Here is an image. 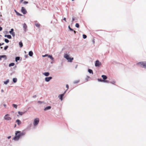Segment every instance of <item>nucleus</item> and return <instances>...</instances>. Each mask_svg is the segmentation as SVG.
I'll return each mask as SVG.
<instances>
[{"mask_svg": "<svg viewBox=\"0 0 146 146\" xmlns=\"http://www.w3.org/2000/svg\"><path fill=\"white\" fill-rule=\"evenodd\" d=\"M29 54L30 56H32L33 55V52L31 51H29Z\"/></svg>", "mask_w": 146, "mask_h": 146, "instance_id": "dca6fc26", "label": "nucleus"}, {"mask_svg": "<svg viewBox=\"0 0 146 146\" xmlns=\"http://www.w3.org/2000/svg\"><path fill=\"white\" fill-rule=\"evenodd\" d=\"M3 58L4 60H6L7 59V56L5 55H2L0 56V60H1V58Z\"/></svg>", "mask_w": 146, "mask_h": 146, "instance_id": "9d476101", "label": "nucleus"}, {"mask_svg": "<svg viewBox=\"0 0 146 146\" xmlns=\"http://www.w3.org/2000/svg\"><path fill=\"white\" fill-rule=\"evenodd\" d=\"M79 82V80H76L73 83L74 84H75L78 83Z\"/></svg>", "mask_w": 146, "mask_h": 146, "instance_id": "2f4dec72", "label": "nucleus"}, {"mask_svg": "<svg viewBox=\"0 0 146 146\" xmlns=\"http://www.w3.org/2000/svg\"><path fill=\"white\" fill-rule=\"evenodd\" d=\"M9 82V79L7 80L6 81L4 82V84H7Z\"/></svg>", "mask_w": 146, "mask_h": 146, "instance_id": "393cba45", "label": "nucleus"}, {"mask_svg": "<svg viewBox=\"0 0 146 146\" xmlns=\"http://www.w3.org/2000/svg\"><path fill=\"white\" fill-rule=\"evenodd\" d=\"M4 91V90H3V89H2L1 90V92H3Z\"/></svg>", "mask_w": 146, "mask_h": 146, "instance_id": "4d7b16f0", "label": "nucleus"}, {"mask_svg": "<svg viewBox=\"0 0 146 146\" xmlns=\"http://www.w3.org/2000/svg\"><path fill=\"white\" fill-rule=\"evenodd\" d=\"M67 90H66L65 91H64L63 93L62 94H63L64 96L65 94L66 93Z\"/></svg>", "mask_w": 146, "mask_h": 146, "instance_id": "49530a36", "label": "nucleus"}, {"mask_svg": "<svg viewBox=\"0 0 146 146\" xmlns=\"http://www.w3.org/2000/svg\"><path fill=\"white\" fill-rule=\"evenodd\" d=\"M82 36L84 39H86L87 38V36L85 34H83Z\"/></svg>", "mask_w": 146, "mask_h": 146, "instance_id": "c85d7f7f", "label": "nucleus"}, {"mask_svg": "<svg viewBox=\"0 0 146 146\" xmlns=\"http://www.w3.org/2000/svg\"><path fill=\"white\" fill-rule=\"evenodd\" d=\"M88 72L90 74H93V70L91 69H88Z\"/></svg>", "mask_w": 146, "mask_h": 146, "instance_id": "a211bd4d", "label": "nucleus"}, {"mask_svg": "<svg viewBox=\"0 0 146 146\" xmlns=\"http://www.w3.org/2000/svg\"><path fill=\"white\" fill-rule=\"evenodd\" d=\"M137 64L141 67L146 69V62H141L138 63Z\"/></svg>", "mask_w": 146, "mask_h": 146, "instance_id": "f03ea898", "label": "nucleus"}, {"mask_svg": "<svg viewBox=\"0 0 146 146\" xmlns=\"http://www.w3.org/2000/svg\"><path fill=\"white\" fill-rule=\"evenodd\" d=\"M48 56V54H46L45 55H42V56L43 57H46V56Z\"/></svg>", "mask_w": 146, "mask_h": 146, "instance_id": "a18cd8bd", "label": "nucleus"}, {"mask_svg": "<svg viewBox=\"0 0 146 146\" xmlns=\"http://www.w3.org/2000/svg\"><path fill=\"white\" fill-rule=\"evenodd\" d=\"M15 11L18 15L20 16H21L22 15L21 14L19 13V12H17L15 10Z\"/></svg>", "mask_w": 146, "mask_h": 146, "instance_id": "aec40b11", "label": "nucleus"}, {"mask_svg": "<svg viewBox=\"0 0 146 146\" xmlns=\"http://www.w3.org/2000/svg\"><path fill=\"white\" fill-rule=\"evenodd\" d=\"M11 34L12 35V36L13 37L15 36V33L14 32L13 33H11V34Z\"/></svg>", "mask_w": 146, "mask_h": 146, "instance_id": "c9c22d12", "label": "nucleus"}, {"mask_svg": "<svg viewBox=\"0 0 146 146\" xmlns=\"http://www.w3.org/2000/svg\"><path fill=\"white\" fill-rule=\"evenodd\" d=\"M48 57L50 58L53 61L54 60V58L52 57V55H48Z\"/></svg>", "mask_w": 146, "mask_h": 146, "instance_id": "f3484780", "label": "nucleus"}, {"mask_svg": "<svg viewBox=\"0 0 146 146\" xmlns=\"http://www.w3.org/2000/svg\"><path fill=\"white\" fill-rule=\"evenodd\" d=\"M28 57V55H26L25 56V58H27Z\"/></svg>", "mask_w": 146, "mask_h": 146, "instance_id": "de8ad7c7", "label": "nucleus"}, {"mask_svg": "<svg viewBox=\"0 0 146 146\" xmlns=\"http://www.w3.org/2000/svg\"><path fill=\"white\" fill-rule=\"evenodd\" d=\"M16 126V124H15V127Z\"/></svg>", "mask_w": 146, "mask_h": 146, "instance_id": "338daca9", "label": "nucleus"}, {"mask_svg": "<svg viewBox=\"0 0 146 146\" xmlns=\"http://www.w3.org/2000/svg\"><path fill=\"white\" fill-rule=\"evenodd\" d=\"M16 122L17 123V124L19 125L21 123V121L18 119L16 120Z\"/></svg>", "mask_w": 146, "mask_h": 146, "instance_id": "2eb2a0df", "label": "nucleus"}, {"mask_svg": "<svg viewBox=\"0 0 146 146\" xmlns=\"http://www.w3.org/2000/svg\"><path fill=\"white\" fill-rule=\"evenodd\" d=\"M35 25L37 27H39V26H40L39 24H38V23L35 24Z\"/></svg>", "mask_w": 146, "mask_h": 146, "instance_id": "e433bc0d", "label": "nucleus"}, {"mask_svg": "<svg viewBox=\"0 0 146 146\" xmlns=\"http://www.w3.org/2000/svg\"><path fill=\"white\" fill-rule=\"evenodd\" d=\"M98 81L99 82H104V80H102L101 78H98Z\"/></svg>", "mask_w": 146, "mask_h": 146, "instance_id": "7c9ffc66", "label": "nucleus"}, {"mask_svg": "<svg viewBox=\"0 0 146 146\" xmlns=\"http://www.w3.org/2000/svg\"><path fill=\"white\" fill-rule=\"evenodd\" d=\"M3 106H4V107H6V104H3Z\"/></svg>", "mask_w": 146, "mask_h": 146, "instance_id": "bf43d9fd", "label": "nucleus"}, {"mask_svg": "<svg viewBox=\"0 0 146 146\" xmlns=\"http://www.w3.org/2000/svg\"><path fill=\"white\" fill-rule=\"evenodd\" d=\"M25 134V133L24 132H21L19 131H16L15 133V135L13 138V139L15 141H18L20 137L24 135Z\"/></svg>", "mask_w": 146, "mask_h": 146, "instance_id": "f257e3e1", "label": "nucleus"}, {"mask_svg": "<svg viewBox=\"0 0 146 146\" xmlns=\"http://www.w3.org/2000/svg\"><path fill=\"white\" fill-rule=\"evenodd\" d=\"M90 78V77L89 76H87L86 78V80L88 81V79Z\"/></svg>", "mask_w": 146, "mask_h": 146, "instance_id": "a19ab883", "label": "nucleus"}, {"mask_svg": "<svg viewBox=\"0 0 146 146\" xmlns=\"http://www.w3.org/2000/svg\"><path fill=\"white\" fill-rule=\"evenodd\" d=\"M8 48V46H5V47L4 48V50H7Z\"/></svg>", "mask_w": 146, "mask_h": 146, "instance_id": "f704fd0d", "label": "nucleus"}, {"mask_svg": "<svg viewBox=\"0 0 146 146\" xmlns=\"http://www.w3.org/2000/svg\"><path fill=\"white\" fill-rule=\"evenodd\" d=\"M9 114H6L4 117V119L7 121L10 120L11 119V118L9 116Z\"/></svg>", "mask_w": 146, "mask_h": 146, "instance_id": "39448f33", "label": "nucleus"}, {"mask_svg": "<svg viewBox=\"0 0 146 146\" xmlns=\"http://www.w3.org/2000/svg\"><path fill=\"white\" fill-rule=\"evenodd\" d=\"M24 113H25V112H20V111L18 112V114L21 115H22L23 114H24Z\"/></svg>", "mask_w": 146, "mask_h": 146, "instance_id": "b1692460", "label": "nucleus"}, {"mask_svg": "<svg viewBox=\"0 0 146 146\" xmlns=\"http://www.w3.org/2000/svg\"><path fill=\"white\" fill-rule=\"evenodd\" d=\"M92 42H93V43H95L94 39H93V41H92Z\"/></svg>", "mask_w": 146, "mask_h": 146, "instance_id": "6e6d98bb", "label": "nucleus"}, {"mask_svg": "<svg viewBox=\"0 0 146 146\" xmlns=\"http://www.w3.org/2000/svg\"><path fill=\"white\" fill-rule=\"evenodd\" d=\"M73 31L74 32L75 34L76 33V31L74 30V31Z\"/></svg>", "mask_w": 146, "mask_h": 146, "instance_id": "864d4df0", "label": "nucleus"}, {"mask_svg": "<svg viewBox=\"0 0 146 146\" xmlns=\"http://www.w3.org/2000/svg\"><path fill=\"white\" fill-rule=\"evenodd\" d=\"M68 28L69 29L70 31H74V30L72 29L71 28L70 26H68Z\"/></svg>", "mask_w": 146, "mask_h": 146, "instance_id": "473e14b6", "label": "nucleus"}, {"mask_svg": "<svg viewBox=\"0 0 146 146\" xmlns=\"http://www.w3.org/2000/svg\"><path fill=\"white\" fill-rule=\"evenodd\" d=\"M4 44V43H2V44H1V45H3Z\"/></svg>", "mask_w": 146, "mask_h": 146, "instance_id": "680f3d73", "label": "nucleus"}, {"mask_svg": "<svg viewBox=\"0 0 146 146\" xmlns=\"http://www.w3.org/2000/svg\"><path fill=\"white\" fill-rule=\"evenodd\" d=\"M102 77L103 79V80H106L107 78V77L106 76L104 75H102Z\"/></svg>", "mask_w": 146, "mask_h": 146, "instance_id": "4468645a", "label": "nucleus"}, {"mask_svg": "<svg viewBox=\"0 0 146 146\" xmlns=\"http://www.w3.org/2000/svg\"><path fill=\"white\" fill-rule=\"evenodd\" d=\"M20 57L19 56L16 57L15 58V60L16 62H17L18 60H20Z\"/></svg>", "mask_w": 146, "mask_h": 146, "instance_id": "6ab92c4d", "label": "nucleus"}, {"mask_svg": "<svg viewBox=\"0 0 146 146\" xmlns=\"http://www.w3.org/2000/svg\"><path fill=\"white\" fill-rule=\"evenodd\" d=\"M51 108V107L50 106H48L45 108L44 109V111H46L47 110H50Z\"/></svg>", "mask_w": 146, "mask_h": 146, "instance_id": "f8f14e48", "label": "nucleus"}, {"mask_svg": "<svg viewBox=\"0 0 146 146\" xmlns=\"http://www.w3.org/2000/svg\"><path fill=\"white\" fill-rule=\"evenodd\" d=\"M2 15H0V17H2Z\"/></svg>", "mask_w": 146, "mask_h": 146, "instance_id": "e2e57ef3", "label": "nucleus"}, {"mask_svg": "<svg viewBox=\"0 0 146 146\" xmlns=\"http://www.w3.org/2000/svg\"><path fill=\"white\" fill-rule=\"evenodd\" d=\"M5 41L6 43H8L9 42V40L7 39H5Z\"/></svg>", "mask_w": 146, "mask_h": 146, "instance_id": "c756f323", "label": "nucleus"}, {"mask_svg": "<svg viewBox=\"0 0 146 146\" xmlns=\"http://www.w3.org/2000/svg\"><path fill=\"white\" fill-rule=\"evenodd\" d=\"M39 119L38 118H36L34 119L33 121V125L35 126L37 125L39 122Z\"/></svg>", "mask_w": 146, "mask_h": 146, "instance_id": "20e7f679", "label": "nucleus"}, {"mask_svg": "<svg viewBox=\"0 0 146 146\" xmlns=\"http://www.w3.org/2000/svg\"><path fill=\"white\" fill-rule=\"evenodd\" d=\"M102 65V63L98 60H96L95 63V66L96 67H99Z\"/></svg>", "mask_w": 146, "mask_h": 146, "instance_id": "423d86ee", "label": "nucleus"}, {"mask_svg": "<svg viewBox=\"0 0 146 146\" xmlns=\"http://www.w3.org/2000/svg\"><path fill=\"white\" fill-rule=\"evenodd\" d=\"M52 78V77L51 76L49 77H46L45 78V81L46 82H49Z\"/></svg>", "mask_w": 146, "mask_h": 146, "instance_id": "6e6552de", "label": "nucleus"}, {"mask_svg": "<svg viewBox=\"0 0 146 146\" xmlns=\"http://www.w3.org/2000/svg\"><path fill=\"white\" fill-rule=\"evenodd\" d=\"M63 20L65 22H66V18H65V17L64 18V19H63Z\"/></svg>", "mask_w": 146, "mask_h": 146, "instance_id": "09e8293b", "label": "nucleus"}, {"mask_svg": "<svg viewBox=\"0 0 146 146\" xmlns=\"http://www.w3.org/2000/svg\"><path fill=\"white\" fill-rule=\"evenodd\" d=\"M72 1H74V0H72Z\"/></svg>", "mask_w": 146, "mask_h": 146, "instance_id": "774afa93", "label": "nucleus"}, {"mask_svg": "<svg viewBox=\"0 0 146 146\" xmlns=\"http://www.w3.org/2000/svg\"><path fill=\"white\" fill-rule=\"evenodd\" d=\"M7 38L9 39H11V36L10 35H7Z\"/></svg>", "mask_w": 146, "mask_h": 146, "instance_id": "72a5a7b5", "label": "nucleus"}, {"mask_svg": "<svg viewBox=\"0 0 146 146\" xmlns=\"http://www.w3.org/2000/svg\"><path fill=\"white\" fill-rule=\"evenodd\" d=\"M36 97V95H34V96H33V98H35Z\"/></svg>", "mask_w": 146, "mask_h": 146, "instance_id": "603ef678", "label": "nucleus"}, {"mask_svg": "<svg viewBox=\"0 0 146 146\" xmlns=\"http://www.w3.org/2000/svg\"><path fill=\"white\" fill-rule=\"evenodd\" d=\"M23 3L24 4H28V2L27 1H24Z\"/></svg>", "mask_w": 146, "mask_h": 146, "instance_id": "ea45409f", "label": "nucleus"}, {"mask_svg": "<svg viewBox=\"0 0 146 146\" xmlns=\"http://www.w3.org/2000/svg\"><path fill=\"white\" fill-rule=\"evenodd\" d=\"M66 88H67V90L69 88V86L68 85V84H66Z\"/></svg>", "mask_w": 146, "mask_h": 146, "instance_id": "c03bdc74", "label": "nucleus"}, {"mask_svg": "<svg viewBox=\"0 0 146 146\" xmlns=\"http://www.w3.org/2000/svg\"><path fill=\"white\" fill-rule=\"evenodd\" d=\"M74 20H75V18L74 17H72V22L73 23V21H74Z\"/></svg>", "mask_w": 146, "mask_h": 146, "instance_id": "37998d69", "label": "nucleus"}, {"mask_svg": "<svg viewBox=\"0 0 146 146\" xmlns=\"http://www.w3.org/2000/svg\"><path fill=\"white\" fill-rule=\"evenodd\" d=\"M4 36H5V37H7V35H5Z\"/></svg>", "mask_w": 146, "mask_h": 146, "instance_id": "13d9d810", "label": "nucleus"}, {"mask_svg": "<svg viewBox=\"0 0 146 146\" xmlns=\"http://www.w3.org/2000/svg\"><path fill=\"white\" fill-rule=\"evenodd\" d=\"M0 48L1 49H2V48H3L2 47H1Z\"/></svg>", "mask_w": 146, "mask_h": 146, "instance_id": "0e129e2a", "label": "nucleus"}, {"mask_svg": "<svg viewBox=\"0 0 146 146\" xmlns=\"http://www.w3.org/2000/svg\"><path fill=\"white\" fill-rule=\"evenodd\" d=\"M77 66H78V65H77L76 66V67H75V68H77Z\"/></svg>", "mask_w": 146, "mask_h": 146, "instance_id": "052dcab7", "label": "nucleus"}, {"mask_svg": "<svg viewBox=\"0 0 146 146\" xmlns=\"http://www.w3.org/2000/svg\"><path fill=\"white\" fill-rule=\"evenodd\" d=\"M14 31V29H11V31H9V33L10 34H11V33H13V31Z\"/></svg>", "mask_w": 146, "mask_h": 146, "instance_id": "cd10ccee", "label": "nucleus"}, {"mask_svg": "<svg viewBox=\"0 0 146 146\" xmlns=\"http://www.w3.org/2000/svg\"><path fill=\"white\" fill-rule=\"evenodd\" d=\"M15 65V63H14L12 62L11 63H10L9 64V66L11 67V66H13Z\"/></svg>", "mask_w": 146, "mask_h": 146, "instance_id": "4be33fe9", "label": "nucleus"}, {"mask_svg": "<svg viewBox=\"0 0 146 146\" xmlns=\"http://www.w3.org/2000/svg\"><path fill=\"white\" fill-rule=\"evenodd\" d=\"M13 82L14 83H15L17 82V79L16 78H14L13 79Z\"/></svg>", "mask_w": 146, "mask_h": 146, "instance_id": "412c9836", "label": "nucleus"}, {"mask_svg": "<svg viewBox=\"0 0 146 146\" xmlns=\"http://www.w3.org/2000/svg\"><path fill=\"white\" fill-rule=\"evenodd\" d=\"M110 82L112 84H114L115 83V82L114 81H113L112 82Z\"/></svg>", "mask_w": 146, "mask_h": 146, "instance_id": "4c0bfd02", "label": "nucleus"}, {"mask_svg": "<svg viewBox=\"0 0 146 146\" xmlns=\"http://www.w3.org/2000/svg\"><path fill=\"white\" fill-rule=\"evenodd\" d=\"M23 0H20V2L21 3L23 2Z\"/></svg>", "mask_w": 146, "mask_h": 146, "instance_id": "5fc2aeb1", "label": "nucleus"}, {"mask_svg": "<svg viewBox=\"0 0 146 146\" xmlns=\"http://www.w3.org/2000/svg\"><path fill=\"white\" fill-rule=\"evenodd\" d=\"M43 74L46 76H48L49 75V72H45L43 73Z\"/></svg>", "mask_w": 146, "mask_h": 146, "instance_id": "ddd939ff", "label": "nucleus"}, {"mask_svg": "<svg viewBox=\"0 0 146 146\" xmlns=\"http://www.w3.org/2000/svg\"><path fill=\"white\" fill-rule=\"evenodd\" d=\"M64 57L66 59L68 62H72L73 60V58H70L69 55L67 54H65L64 56Z\"/></svg>", "mask_w": 146, "mask_h": 146, "instance_id": "7ed1b4c3", "label": "nucleus"}, {"mask_svg": "<svg viewBox=\"0 0 146 146\" xmlns=\"http://www.w3.org/2000/svg\"><path fill=\"white\" fill-rule=\"evenodd\" d=\"M104 82H106V83H108L109 82L108 80H104Z\"/></svg>", "mask_w": 146, "mask_h": 146, "instance_id": "79ce46f5", "label": "nucleus"}, {"mask_svg": "<svg viewBox=\"0 0 146 146\" xmlns=\"http://www.w3.org/2000/svg\"><path fill=\"white\" fill-rule=\"evenodd\" d=\"M75 27L76 28H79V25L78 23H76L75 25Z\"/></svg>", "mask_w": 146, "mask_h": 146, "instance_id": "bb28decb", "label": "nucleus"}, {"mask_svg": "<svg viewBox=\"0 0 146 146\" xmlns=\"http://www.w3.org/2000/svg\"><path fill=\"white\" fill-rule=\"evenodd\" d=\"M21 11L24 14H26L27 13L26 10L23 7H22Z\"/></svg>", "mask_w": 146, "mask_h": 146, "instance_id": "0eeeda50", "label": "nucleus"}, {"mask_svg": "<svg viewBox=\"0 0 146 146\" xmlns=\"http://www.w3.org/2000/svg\"><path fill=\"white\" fill-rule=\"evenodd\" d=\"M19 44L20 47H22L23 46V44L21 42H20L19 43Z\"/></svg>", "mask_w": 146, "mask_h": 146, "instance_id": "5701e85b", "label": "nucleus"}, {"mask_svg": "<svg viewBox=\"0 0 146 146\" xmlns=\"http://www.w3.org/2000/svg\"><path fill=\"white\" fill-rule=\"evenodd\" d=\"M1 46V44L0 43V46Z\"/></svg>", "mask_w": 146, "mask_h": 146, "instance_id": "69168bd1", "label": "nucleus"}, {"mask_svg": "<svg viewBox=\"0 0 146 146\" xmlns=\"http://www.w3.org/2000/svg\"><path fill=\"white\" fill-rule=\"evenodd\" d=\"M2 28L0 26V31H1L2 30Z\"/></svg>", "mask_w": 146, "mask_h": 146, "instance_id": "8fccbe9b", "label": "nucleus"}, {"mask_svg": "<svg viewBox=\"0 0 146 146\" xmlns=\"http://www.w3.org/2000/svg\"><path fill=\"white\" fill-rule=\"evenodd\" d=\"M38 103L39 104H42V103H43V102H42V101H38Z\"/></svg>", "mask_w": 146, "mask_h": 146, "instance_id": "58836bf2", "label": "nucleus"}, {"mask_svg": "<svg viewBox=\"0 0 146 146\" xmlns=\"http://www.w3.org/2000/svg\"><path fill=\"white\" fill-rule=\"evenodd\" d=\"M12 106L14 107L16 109H17V105L15 104H12Z\"/></svg>", "mask_w": 146, "mask_h": 146, "instance_id": "a878e982", "label": "nucleus"}, {"mask_svg": "<svg viewBox=\"0 0 146 146\" xmlns=\"http://www.w3.org/2000/svg\"><path fill=\"white\" fill-rule=\"evenodd\" d=\"M64 96V95L62 94H61L58 95V98L61 100V101H62L63 100V97Z\"/></svg>", "mask_w": 146, "mask_h": 146, "instance_id": "1a4fd4ad", "label": "nucleus"}, {"mask_svg": "<svg viewBox=\"0 0 146 146\" xmlns=\"http://www.w3.org/2000/svg\"><path fill=\"white\" fill-rule=\"evenodd\" d=\"M27 26L26 24L24 23L23 24V28L24 29V31L25 32H26L27 31Z\"/></svg>", "mask_w": 146, "mask_h": 146, "instance_id": "9b49d317", "label": "nucleus"}, {"mask_svg": "<svg viewBox=\"0 0 146 146\" xmlns=\"http://www.w3.org/2000/svg\"><path fill=\"white\" fill-rule=\"evenodd\" d=\"M11 138V136H9L7 137V138L8 139H10Z\"/></svg>", "mask_w": 146, "mask_h": 146, "instance_id": "3c124183", "label": "nucleus"}]
</instances>
